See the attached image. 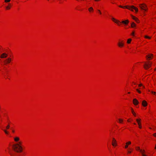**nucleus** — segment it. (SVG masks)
I'll return each instance as SVG.
<instances>
[{
    "mask_svg": "<svg viewBox=\"0 0 156 156\" xmlns=\"http://www.w3.org/2000/svg\"><path fill=\"white\" fill-rule=\"evenodd\" d=\"M21 144L20 142L19 144H16L12 145V149L13 150L17 153L21 152L22 151V147L20 145Z\"/></svg>",
    "mask_w": 156,
    "mask_h": 156,
    "instance_id": "obj_1",
    "label": "nucleus"
},
{
    "mask_svg": "<svg viewBox=\"0 0 156 156\" xmlns=\"http://www.w3.org/2000/svg\"><path fill=\"white\" fill-rule=\"evenodd\" d=\"M119 6L120 7H121L122 8H126L130 10H131L132 11H133V9H134L136 11V12H138V8L135 7V6H134L133 5H132L131 6H123L121 5H119Z\"/></svg>",
    "mask_w": 156,
    "mask_h": 156,
    "instance_id": "obj_2",
    "label": "nucleus"
},
{
    "mask_svg": "<svg viewBox=\"0 0 156 156\" xmlns=\"http://www.w3.org/2000/svg\"><path fill=\"white\" fill-rule=\"evenodd\" d=\"M136 150L139 151L141 152L142 156H148L145 154V151L144 150L140 149L139 147H137L136 148Z\"/></svg>",
    "mask_w": 156,
    "mask_h": 156,
    "instance_id": "obj_3",
    "label": "nucleus"
},
{
    "mask_svg": "<svg viewBox=\"0 0 156 156\" xmlns=\"http://www.w3.org/2000/svg\"><path fill=\"white\" fill-rule=\"evenodd\" d=\"M151 64L152 63H149V62L148 63H145L144 65V68L146 69H147L151 67Z\"/></svg>",
    "mask_w": 156,
    "mask_h": 156,
    "instance_id": "obj_4",
    "label": "nucleus"
},
{
    "mask_svg": "<svg viewBox=\"0 0 156 156\" xmlns=\"http://www.w3.org/2000/svg\"><path fill=\"white\" fill-rule=\"evenodd\" d=\"M140 7L142 10H143L144 11L147 10V9L146 6L145 4H140Z\"/></svg>",
    "mask_w": 156,
    "mask_h": 156,
    "instance_id": "obj_5",
    "label": "nucleus"
},
{
    "mask_svg": "<svg viewBox=\"0 0 156 156\" xmlns=\"http://www.w3.org/2000/svg\"><path fill=\"white\" fill-rule=\"evenodd\" d=\"M8 56V55L5 53H4L1 54L0 58H6Z\"/></svg>",
    "mask_w": 156,
    "mask_h": 156,
    "instance_id": "obj_6",
    "label": "nucleus"
},
{
    "mask_svg": "<svg viewBox=\"0 0 156 156\" xmlns=\"http://www.w3.org/2000/svg\"><path fill=\"white\" fill-rule=\"evenodd\" d=\"M112 144L113 146H115L117 145L116 141V140L114 138H112Z\"/></svg>",
    "mask_w": 156,
    "mask_h": 156,
    "instance_id": "obj_7",
    "label": "nucleus"
},
{
    "mask_svg": "<svg viewBox=\"0 0 156 156\" xmlns=\"http://www.w3.org/2000/svg\"><path fill=\"white\" fill-rule=\"evenodd\" d=\"M133 104L135 105H137L139 103V102L136 99H134L133 100Z\"/></svg>",
    "mask_w": 156,
    "mask_h": 156,
    "instance_id": "obj_8",
    "label": "nucleus"
},
{
    "mask_svg": "<svg viewBox=\"0 0 156 156\" xmlns=\"http://www.w3.org/2000/svg\"><path fill=\"white\" fill-rule=\"evenodd\" d=\"M112 20L115 23L117 24L118 25H119V23H121V22L119 20H117L115 18H112Z\"/></svg>",
    "mask_w": 156,
    "mask_h": 156,
    "instance_id": "obj_9",
    "label": "nucleus"
},
{
    "mask_svg": "<svg viewBox=\"0 0 156 156\" xmlns=\"http://www.w3.org/2000/svg\"><path fill=\"white\" fill-rule=\"evenodd\" d=\"M11 58H8L6 60H5L4 61V62L5 63V64H6V63H9L11 61Z\"/></svg>",
    "mask_w": 156,
    "mask_h": 156,
    "instance_id": "obj_10",
    "label": "nucleus"
},
{
    "mask_svg": "<svg viewBox=\"0 0 156 156\" xmlns=\"http://www.w3.org/2000/svg\"><path fill=\"white\" fill-rule=\"evenodd\" d=\"M142 105L143 106L145 107L147 106V103L144 100L142 101Z\"/></svg>",
    "mask_w": 156,
    "mask_h": 156,
    "instance_id": "obj_11",
    "label": "nucleus"
},
{
    "mask_svg": "<svg viewBox=\"0 0 156 156\" xmlns=\"http://www.w3.org/2000/svg\"><path fill=\"white\" fill-rule=\"evenodd\" d=\"M118 45L119 47H122L124 45V43L123 41H122L121 42H119L118 43Z\"/></svg>",
    "mask_w": 156,
    "mask_h": 156,
    "instance_id": "obj_12",
    "label": "nucleus"
},
{
    "mask_svg": "<svg viewBox=\"0 0 156 156\" xmlns=\"http://www.w3.org/2000/svg\"><path fill=\"white\" fill-rule=\"evenodd\" d=\"M153 54H149L148 55H147L146 56V57L147 59H148V58L150 59L151 58V57H153Z\"/></svg>",
    "mask_w": 156,
    "mask_h": 156,
    "instance_id": "obj_13",
    "label": "nucleus"
},
{
    "mask_svg": "<svg viewBox=\"0 0 156 156\" xmlns=\"http://www.w3.org/2000/svg\"><path fill=\"white\" fill-rule=\"evenodd\" d=\"M129 22V21L128 20L125 21H122L121 23H122L125 25H127Z\"/></svg>",
    "mask_w": 156,
    "mask_h": 156,
    "instance_id": "obj_14",
    "label": "nucleus"
},
{
    "mask_svg": "<svg viewBox=\"0 0 156 156\" xmlns=\"http://www.w3.org/2000/svg\"><path fill=\"white\" fill-rule=\"evenodd\" d=\"M131 144V142L130 141H129L126 143V145L125 146V148H127L128 147V145H129Z\"/></svg>",
    "mask_w": 156,
    "mask_h": 156,
    "instance_id": "obj_15",
    "label": "nucleus"
},
{
    "mask_svg": "<svg viewBox=\"0 0 156 156\" xmlns=\"http://www.w3.org/2000/svg\"><path fill=\"white\" fill-rule=\"evenodd\" d=\"M88 10L89 12H90L91 11H93V9L92 7H90L88 9Z\"/></svg>",
    "mask_w": 156,
    "mask_h": 156,
    "instance_id": "obj_16",
    "label": "nucleus"
},
{
    "mask_svg": "<svg viewBox=\"0 0 156 156\" xmlns=\"http://www.w3.org/2000/svg\"><path fill=\"white\" fill-rule=\"evenodd\" d=\"M19 140H20V139L18 137H16L14 138V140L15 141H16V142L19 141Z\"/></svg>",
    "mask_w": 156,
    "mask_h": 156,
    "instance_id": "obj_17",
    "label": "nucleus"
},
{
    "mask_svg": "<svg viewBox=\"0 0 156 156\" xmlns=\"http://www.w3.org/2000/svg\"><path fill=\"white\" fill-rule=\"evenodd\" d=\"M135 26H136V24L134 23L133 22L131 23V26L132 27H135Z\"/></svg>",
    "mask_w": 156,
    "mask_h": 156,
    "instance_id": "obj_18",
    "label": "nucleus"
},
{
    "mask_svg": "<svg viewBox=\"0 0 156 156\" xmlns=\"http://www.w3.org/2000/svg\"><path fill=\"white\" fill-rule=\"evenodd\" d=\"M140 120H141V119H136V121L137 122L138 124H139L140 123Z\"/></svg>",
    "mask_w": 156,
    "mask_h": 156,
    "instance_id": "obj_19",
    "label": "nucleus"
},
{
    "mask_svg": "<svg viewBox=\"0 0 156 156\" xmlns=\"http://www.w3.org/2000/svg\"><path fill=\"white\" fill-rule=\"evenodd\" d=\"M10 154L12 156H17V155H18L16 153H14L13 154L10 153Z\"/></svg>",
    "mask_w": 156,
    "mask_h": 156,
    "instance_id": "obj_20",
    "label": "nucleus"
},
{
    "mask_svg": "<svg viewBox=\"0 0 156 156\" xmlns=\"http://www.w3.org/2000/svg\"><path fill=\"white\" fill-rule=\"evenodd\" d=\"M131 41V39H129L127 41V43L128 44H129L130 43V42Z\"/></svg>",
    "mask_w": 156,
    "mask_h": 156,
    "instance_id": "obj_21",
    "label": "nucleus"
},
{
    "mask_svg": "<svg viewBox=\"0 0 156 156\" xmlns=\"http://www.w3.org/2000/svg\"><path fill=\"white\" fill-rule=\"evenodd\" d=\"M136 91L139 93H141V92L140 90H139V89H136Z\"/></svg>",
    "mask_w": 156,
    "mask_h": 156,
    "instance_id": "obj_22",
    "label": "nucleus"
},
{
    "mask_svg": "<svg viewBox=\"0 0 156 156\" xmlns=\"http://www.w3.org/2000/svg\"><path fill=\"white\" fill-rule=\"evenodd\" d=\"M119 122L120 123H122L123 122V120L121 119H119Z\"/></svg>",
    "mask_w": 156,
    "mask_h": 156,
    "instance_id": "obj_23",
    "label": "nucleus"
},
{
    "mask_svg": "<svg viewBox=\"0 0 156 156\" xmlns=\"http://www.w3.org/2000/svg\"><path fill=\"white\" fill-rule=\"evenodd\" d=\"M3 131H4V132H5L6 134H8V132L6 130L4 129Z\"/></svg>",
    "mask_w": 156,
    "mask_h": 156,
    "instance_id": "obj_24",
    "label": "nucleus"
},
{
    "mask_svg": "<svg viewBox=\"0 0 156 156\" xmlns=\"http://www.w3.org/2000/svg\"><path fill=\"white\" fill-rule=\"evenodd\" d=\"M135 20L136 23H139V20L137 18H136Z\"/></svg>",
    "mask_w": 156,
    "mask_h": 156,
    "instance_id": "obj_25",
    "label": "nucleus"
},
{
    "mask_svg": "<svg viewBox=\"0 0 156 156\" xmlns=\"http://www.w3.org/2000/svg\"><path fill=\"white\" fill-rule=\"evenodd\" d=\"M131 17H132V18L134 20L136 18V17H135V16H134L132 15H131Z\"/></svg>",
    "mask_w": 156,
    "mask_h": 156,
    "instance_id": "obj_26",
    "label": "nucleus"
},
{
    "mask_svg": "<svg viewBox=\"0 0 156 156\" xmlns=\"http://www.w3.org/2000/svg\"><path fill=\"white\" fill-rule=\"evenodd\" d=\"M138 86H139V87H140L141 86H143V88H145V87L144 86H143L142 84H141V83L140 84H139Z\"/></svg>",
    "mask_w": 156,
    "mask_h": 156,
    "instance_id": "obj_27",
    "label": "nucleus"
},
{
    "mask_svg": "<svg viewBox=\"0 0 156 156\" xmlns=\"http://www.w3.org/2000/svg\"><path fill=\"white\" fill-rule=\"evenodd\" d=\"M10 127V126L9 125H8L6 126V128L7 129H8Z\"/></svg>",
    "mask_w": 156,
    "mask_h": 156,
    "instance_id": "obj_28",
    "label": "nucleus"
},
{
    "mask_svg": "<svg viewBox=\"0 0 156 156\" xmlns=\"http://www.w3.org/2000/svg\"><path fill=\"white\" fill-rule=\"evenodd\" d=\"M10 1V0H5V2H9Z\"/></svg>",
    "mask_w": 156,
    "mask_h": 156,
    "instance_id": "obj_29",
    "label": "nucleus"
},
{
    "mask_svg": "<svg viewBox=\"0 0 156 156\" xmlns=\"http://www.w3.org/2000/svg\"><path fill=\"white\" fill-rule=\"evenodd\" d=\"M145 37L146 38H148V39H150V38H151L150 37H148V36H145Z\"/></svg>",
    "mask_w": 156,
    "mask_h": 156,
    "instance_id": "obj_30",
    "label": "nucleus"
},
{
    "mask_svg": "<svg viewBox=\"0 0 156 156\" xmlns=\"http://www.w3.org/2000/svg\"><path fill=\"white\" fill-rule=\"evenodd\" d=\"M6 9H10V7H9V6H7L6 7Z\"/></svg>",
    "mask_w": 156,
    "mask_h": 156,
    "instance_id": "obj_31",
    "label": "nucleus"
},
{
    "mask_svg": "<svg viewBox=\"0 0 156 156\" xmlns=\"http://www.w3.org/2000/svg\"><path fill=\"white\" fill-rule=\"evenodd\" d=\"M138 125H139V128H140V129L142 127H141L140 123V124H138Z\"/></svg>",
    "mask_w": 156,
    "mask_h": 156,
    "instance_id": "obj_32",
    "label": "nucleus"
},
{
    "mask_svg": "<svg viewBox=\"0 0 156 156\" xmlns=\"http://www.w3.org/2000/svg\"><path fill=\"white\" fill-rule=\"evenodd\" d=\"M151 92V93H152V94H154V95H156V92H154V91H152Z\"/></svg>",
    "mask_w": 156,
    "mask_h": 156,
    "instance_id": "obj_33",
    "label": "nucleus"
},
{
    "mask_svg": "<svg viewBox=\"0 0 156 156\" xmlns=\"http://www.w3.org/2000/svg\"><path fill=\"white\" fill-rule=\"evenodd\" d=\"M133 114V115L135 116H136V113L135 112H133V113H132Z\"/></svg>",
    "mask_w": 156,
    "mask_h": 156,
    "instance_id": "obj_34",
    "label": "nucleus"
},
{
    "mask_svg": "<svg viewBox=\"0 0 156 156\" xmlns=\"http://www.w3.org/2000/svg\"><path fill=\"white\" fill-rule=\"evenodd\" d=\"M153 135L156 137V133L153 134Z\"/></svg>",
    "mask_w": 156,
    "mask_h": 156,
    "instance_id": "obj_35",
    "label": "nucleus"
},
{
    "mask_svg": "<svg viewBox=\"0 0 156 156\" xmlns=\"http://www.w3.org/2000/svg\"><path fill=\"white\" fill-rule=\"evenodd\" d=\"M131 34H132V35L134 36V32H132V33Z\"/></svg>",
    "mask_w": 156,
    "mask_h": 156,
    "instance_id": "obj_36",
    "label": "nucleus"
},
{
    "mask_svg": "<svg viewBox=\"0 0 156 156\" xmlns=\"http://www.w3.org/2000/svg\"><path fill=\"white\" fill-rule=\"evenodd\" d=\"M131 112H132V113H133V112H134V111L133 109L132 108H131Z\"/></svg>",
    "mask_w": 156,
    "mask_h": 156,
    "instance_id": "obj_37",
    "label": "nucleus"
},
{
    "mask_svg": "<svg viewBox=\"0 0 156 156\" xmlns=\"http://www.w3.org/2000/svg\"><path fill=\"white\" fill-rule=\"evenodd\" d=\"M98 11L99 13L100 14H101V12L99 10H98Z\"/></svg>",
    "mask_w": 156,
    "mask_h": 156,
    "instance_id": "obj_38",
    "label": "nucleus"
},
{
    "mask_svg": "<svg viewBox=\"0 0 156 156\" xmlns=\"http://www.w3.org/2000/svg\"><path fill=\"white\" fill-rule=\"evenodd\" d=\"M131 151H128V153H131Z\"/></svg>",
    "mask_w": 156,
    "mask_h": 156,
    "instance_id": "obj_39",
    "label": "nucleus"
},
{
    "mask_svg": "<svg viewBox=\"0 0 156 156\" xmlns=\"http://www.w3.org/2000/svg\"><path fill=\"white\" fill-rule=\"evenodd\" d=\"M14 132H15V131H14V130H12V132L13 133H14Z\"/></svg>",
    "mask_w": 156,
    "mask_h": 156,
    "instance_id": "obj_40",
    "label": "nucleus"
},
{
    "mask_svg": "<svg viewBox=\"0 0 156 156\" xmlns=\"http://www.w3.org/2000/svg\"><path fill=\"white\" fill-rule=\"evenodd\" d=\"M154 148H155V149H156V145H155V147Z\"/></svg>",
    "mask_w": 156,
    "mask_h": 156,
    "instance_id": "obj_41",
    "label": "nucleus"
},
{
    "mask_svg": "<svg viewBox=\"0 0 156 156\" xmlns=\"http://www.w3.org/2000/svg\"><path fill=\"white\" fill-rule=\"evenodd\" d=\"M127 121H128V122H130V121H129V119H128V120H127Z\"/></svg>",
    "mask_w": 156,
    "mask_h": 156,
    "instance_id": "obj_42",
    "label": "nucleus"
},
{
    "mask_svg": "<svg viewBox=\"0 0 156 156\" xmlns=\"http://www.w3.org/2000/svg\"><path fill=\"white\" fill-rule=\"evenodd\" d=\"M96 1H98V0H94Z\"/></svg>",
    "mask_w": 156,
    "mask_h": 156,
    "instance_id": "obj_43",
    "label": "nucleus"
},
{
    "mask_svg": "<svg viewBox=\"0 0 156 156\" xmlns=\"http://www.w3.org/2000/svg\"><path fill=\"white\" fill-rule=\"evenodd\" d=\"M134 83V84H136V83Z\"/></svg>",
    "mask_w": 156,
    "mask_h": 156,
    "instance_id": "obj_44",
    "label": "nucleus"
},
{
    "mask_svg": "<svg viewBox=\"0 0 156 156\" xmlns=\"http://www.w3.org/2000/svg\"><path fill=\"white\" fill-rule=\"evenodd\" d=\"M128 93V94H130V92H129Z\"/></svg>",
    "mask_w": 156,
    "mask_h": 156,
    "instance_id": "obj_45",
    "label": "nucleus"
},
{
    "mask_svg": "<svg viewBox=\"0 0 156 156\" xmlns=\"http://www.w3.org/2000/svg\"><path fill=\"white\" fill-rule=\"evenodd\" d=\"M134 125H136V124L135 123H134Z\"/></svg>",
    "mask_w": 156,
    "mask_h": 156,
    "instance_id": "obj_46",
    "label": "nucleus"
},
{
    "mask_svg": "<svg viewBox=\"0 0 156 156\" xmlns=\"http://www.w3.org/2000/svg\"><path fill=\"white\" fill-rule=\"evenodd\" d=\"M150 129H151V128H150Z\"/></svg>",
    "mask_w": 156,
    "mask_h": 156,
    "instance_id": "obj_47",
    "label": "nucleus"
}]
</instances>
